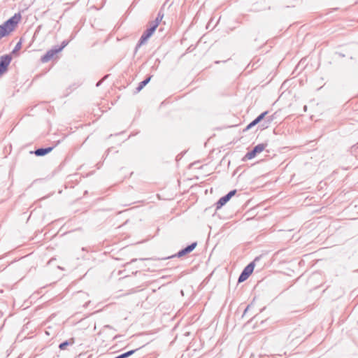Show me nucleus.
<instances>
[{
  "mask_svg": "<svg viewBox=\"0 0 358 358\" xmlns=\"http://www.w3.org/2000/svg\"><path fill=\"white\" fill-rule=\"evenodd\" d=\"M21 17L20 13H15L13 16L0 25V40L10 35L20 21Z\"/></svg>",
  "mask_w": 358,
  "mask_h": 358,
  "instance_id": "nucleus-1",
  "label": "nucleus"
},
{
  "mask_svg": "<svg viewBox=\"0 0 358 358\" xmlns=\"http://www.w3.org/2000/svg\"><path fill=\"white\" fill-rule=\"evenodd\" d=\"M259 259V257H256L255 260L250 263H249L242 271L241 273L238 278V282H242L246 280L250 275L252 273L255 266V262Z\"/></svg>",
  "mask_w": 358,
  "mask_h": 358,
  "instance_id": "nucleus-2",
  "label": "nucleus"
},
{
  "mask_svg": "<svg viewBox=\"0 0 358 358\" xmlns=\"http://www.w3.org/2000/svg\"><path fill=\"white\" fill-rule=\"evenodd\" d=\"M266 143H259L255 145L252 150L246 153L242 158V161L245 162L246 160L255 158L257 154L262 152L266 148Z\"/></svg>",
  "mask_w": 358,
  "mask_h": 358,
  "instance_id": "nucleus-3",
  "label": "nucleus"
},
{
  "mask_svg": "<svg viewBox=\"0 0 358 358\" xmlns=\"http://www.w3.org/2000/svg\"><path fill=\"white\" fill-rule=\"evenodd\" d=\"M10 54H6L0 57V77L7 73L8 66L12 61Z\"/></svg>",
  "mask_w": 358,
  "mask_h": 358,
  "instance_id": "nucleus-4",
  "label": "nucleus"
},
{
  "mask_svg": "<svg viewBox=\"0 0 358 358\" xmlns=\"http://www.w3.org/2000/svg\"><path fill=\"white\" fill-rule=\"evenodd\" d=\"M196 245H197V242H193L191 244L187 245L185 248H184L182 250H179L176 254H175L173 255H171L170 257H164V258H163V259H171V258H173V257H178V258H180V257H182L183 256H185L187 254H189L191 252H192L195 249Z\"/></svg>",
  "mask_w": 358,
  "mask_h": 358,
  "instance_id": "nucleus-5",
  "label": "nucleus"
},
{
  "mask_svg": "<svg viewBox=\"0 0 358 358\" xmlns=\"http://www.w3.org/2000/svg\"><path fill=\"white\" fill-rule=\"evenodd\" d=\"M155 31L152 29L150 28L149 27H147V29L143 31V34L141 35L138 43L136 45L135 48V53L138 51V48L145 44L148 41V40L152 36Z\"/></svg>",
  "mask_w": 358,
  "mask_h": 358,
  "instance_id": "nucleus-6",
  "label": "nucleus"
},
{
  "mask_svg": "<svg viewBox=\"0 0 358 358\" xmlns=\"http://www.w3.org/2000/svg\"><path fill=\"white\" fill-rule=\"evenodd\" d=\"M268 113V111H264L260 115H259L255 120L257 124L260 123L262 121L264 120V122L262 124V127L264 128H267L268 127V124L273 121V115L271 116H266Z\"/></svg>",
  "mask_w": 358,
  "mask_h": 358,
  "instance_id": "nucleus-7",
  "label": "nucleus"
},
{
  "mask_svg": "<svg viewBox=\"0 0 358 358\" xmlns=\"http://www.w3.org/2000/svg\"><path fill=\"white\" fill-rule=\"evenodd\" d=\"M237 190L233 189L229 192L226 195L222 196L216 203V210L221 208L223 206H224L232 196H234L236 194Z\"/></svg>",
  "mask_w": 358,
  "mask_h": 358,
  "instance_id": "nucleus-8",
  "label": "nucleus"
},
{
  "mask_svg": "<svg viewBox=\"0 0 358 358\" xmlns=\"http://www.w3.org/2000/svg\"><path fill=\"white\" fill-rule=\"evenodd\" d=\"M55 146H50L47 148H39L34 151H30V154H34L37 157H43L48 153L51 152L54 149Z\"/></svg>",
  "mask_w": 358,
  "mask_h": 358,
  "instance_id": "nucleus-9",
  "label": "nucleus"
},
{
  "mask_svg": "<svg viewBox=\"0 0 358 358\" xmlns=\"http://www.w3.org/2000/svg\"><path fill=\"white\" fill-rule=\"evenodd\" d=\"M57 53L59 52L56 48L54 46L50 50H48L46 53L41 57V62L43 63L48 62L50 61Z\"/></svg>",
  "mask_w": 358,
  "mask_h": 358,
  "instance_id": "nucleus-10",
  "label": "nucleus"
},
{
  "mask_svg": "<svg viewBox=\"0 0 358 358\" xmlns=\"http://www.w3.org/2000/svg\"><path fill=\"white\" fill-rule=\"evenodd\" d=\"M152 77V76L150 75L145 79H144L143 81L140 82L138 87L136 88V90L134 91V94H137V93L140 92L144 88V87L147 84H148V83L150 81Z\"/></svg>",
  "mask_w": 358,
  "mask_h": 358,
  "instance_id": "nucleus-11",
  "label": "nucleus"
},
{
  "mask_svg": "<svg viewBox=\"0 0 358 358\" xmlns=\"http://www.w3.org/2000/svg\"><path fill=\"white\" fill-rule=\"evenodd\" d=\"M73 343H74V339L71 338L70 340H66L64 342H62L59 344V348L60 350H66L68 346L71 345Z\"/></svg>",
  "mask_w": 358,
  "mask_h": 358,
  "instance_id": "nucleus-12",
  "label": "nucleus"
},
{
  "mask_svg": "<svg viewBox=\"0 0 358 358\" xmlns=\"http://www.w3.org/2000/svg\"><path fill=\"white\" fill-rule=\"evenodd\" d=\"M164 7H165V3H164L162 5V6L160 8V9L157 13V16L155 20V21H157V23L159 24L160 22H162V20L164 16Z\"/></svg>",
  "mask_w": 358,
  "mask_h": 358,
  "instance_id": "nucleus-13",
  "label": "nucleus"
},
{
  "mask_svg": "<svg viewBox=\"0 0 358 358\" xmlns=\"http://www.w3.org/2000/svg\"><path fill=\"white\" fill-rule=\"evenodd\" d=\"M141 348H136V349H134V350H129V351H127L126 352H124L114 358H127L130 356H131L132 355H134L137 350H138Z\"/></svg>",
  "mask_w": 358,
  "mask_h": 358,
  "instance_id": "nucleus-14",
  "label": "nucleus"
},
{
  "mask_svg": "<svg viewBox=\"0 0 358 358\" xmlns=\"http://www.w3.org/2000/svg\"><path fill=\"white\" fill-rule=\"evenodd\" d=\"M22 48V41L21 40L15 45V48H13V50H12L10 55H17V52L18 51L21 49Z\"/></svg>",
  "mask_w": 358,
  "mask_h": 358,
  "instance_id": "nucleus-15",
  "label": "nucleus"
},
{
  "mask_svg": "<svg viewBox=\"0 0 358 358\" xmlns=\"http://www.w3.org/2000/svg\"><path fill=\"white\" fill-rule=\"evenodd\" d=\"M70 41L64 40L62 42L61 45H55V47L57 50L58 52H60L69 43Z\"/></svg>",
  "mask_w": 358,
  "mask_h": 358,
  "instance_id": "nucleus-16",
  "label": "nucleus"
},
{
  "mask_svg": "<svg viewBox=\"0 0 358 358\" xmlns=\"http://www.w3.org/2000/svg\"><path fill=\"white\" fill-rule=\"evenodd\" d=\"M158 26H159V24L157 23V21H155V20L150 21L148 24V27H149L150 28L152 29L155 31L157 29Z\"/></svg>",
  "mask_w": 358,
  "mask_h": 358,
  "instance_id": "nucleus-17",
  "label": "nucleus"
},
{
  "mask_svg": "<svg viewBox=\"0 0 358 358\" xmlns=\"http://www.w3.org/2000/svg\"><path fill=\"white\" fill-rule=\"evenodd\" d=\"M257 124V123L256 122V121L255 120H253L250 124H248L247 125V127H245L244 131H248V130L250 129L252 127H255Z\"/></svg>",
  "mask_w": 358,
  "mask_h": 358,
  "instance_id": "nucleus-18",
  "label": "nucleus"
},
{
  "mask_svg": "<svg viewBox=\"0 0 358 358\" xmlns=\"http://www.w3.org/2000/svg\"><path fill=\"white\" fill-rule=\"evenodd\" d=\"M249 307H250V306H248L246 307V308H245V310H244L243 315H245V314L246 313V312L248 311V310Z\"/></svg>",
  "mask_w": 358,
  "mask_h": 358,
  "instance_id": "nucleus-19",
  "label": "nucleus"
},
{
  "mask_svg": "<svg viewBox=\"0 0 358 358\" xmlns=\"http://www.w3.org/2000/svg\"><path fill=\"white\" fill-rule=\"evenodd\" d=\"M100 84H101V81L98 82V83H96V87L99 86V85H100Z\"/></svg>",
  "mask_w": 358,
  "mask_h": 358,
  "instance_id": "nucleus-20",
  "label": "nucleus"
},
{
  "mask_svg": "<svg viewBox=\"0 0 358 358\" xmlns=\"http://www.w3.org/2000/svg\"><path fill=\"white\" fill-rule=\"evenodd\" d=\"M136 259H133L131 262H136Z\"/></svg>",
  "mask_w": 358,
  "mask_h": 358,
  "instance_id": "nucleus-21",
  "label": "nucleus"
},
{
  "mask_svg": "<svg viewBox=\"0 0 358 358\" xmlns=\"http://www.w3.org/2000/svg\"><path fill=\"white\" fill-rule=\"evenodd\" d=\"M339 55L341 56V57H345V55L341 54V53H339Z\"/></svg>",
  "mask_w": 358,
  "mask_h": 358,
  "instance_id": "nucleus-22",
  "label": "nucleus"
},
{
  "mask_svg": "<svg viewBox=\"0 0 358 358\" xmlns=\"http://www.w3.org/2000/svg\"><path fill=\"white\" fill-rule=\"evenodd\" d=\"M2 292H3V291H2V290H0V293H2Z\"/></svg>",
  "mask_w": 358,
  "mask_h": 358,
  "instance_id": "nucleus-23",
  "label": "nucleus"
},
{
  "mask_svg": "<svg viewBox=\"0 0 358 358\" xmlns=\"http://www.w3.org/2000/svg\"><path fill=\"white\" fill-rule=\"evenodd\" d=\"M357 148H358V142H357Z\"/></svg>",
  "mask_w": 358,
  "mask_h": 358,
  "instance_id": "nucleus-24",
  "label": "nucleus"
}]
</instances>
